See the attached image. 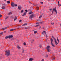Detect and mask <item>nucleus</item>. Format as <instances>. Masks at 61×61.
I'll list each match as a JSON object with an SVG mask.
<instances>
[{
	"label": "nucleus",
	"mask_w": 61,
	"mask_h": 61,
	"mask_svg": "<svg viewBox=\"0 0 61 61\" xmlns=\"http://www.w3.org/2000/svg\"><path fill=\"white\" fill-rule=\"evenodd\" d=\"M17 19V18H16V17H15V18H14V21H15V20H16Z\"/></svg>",
	"instance_id": "412c9836"
},
{
	"label": "nucleus",
	"mask_w": 61,
	"mask_h": 61,
	"mask_svg": "<svg viewBox=\"0 0 61 61\" xmlns=\"http://www.w3.org/2000/svg\"><path fill=\"white\" fill-rule=\"evenodd\" d=\"M25 11L26 12H26L27 13V12H28V11H27V10H25Z\"/></svg>",
	"instance_id": "c756f323"
},
{
	"label": "nucleus",
	"mask_w": 61,
	"mask_h": 61,
	"mask_svg": "<svg viewBox=\"0 0 61 61\" xmlns=\"http://www.w3.org/2000/svg\"><path fill=\"white\" fill-rule=\"evenodd\" d=\"M36 33H37V31H34V34H36Z\"/></svg>",
	"instance_id": "cd10ccee"
},
{
	"label": "nucleus",
	"mask_w": 61,
	"mask_h": 61,
	"mask_svg": "<svg viewBox=\"0 0 61 61\" xmlns=\"http://www.w3.org/2000/svg\"><path fill=\"white\" fill-rule=\"evenodd\" d=\"M11 6L12 7H14L15 6V4L13 2H11Z\"/></svg>",
	"instance_id": "f03ea898"
},
{
	"label": "nucleus",
	"mask_w": 61,
	"mask_h": 61,
	"mask_svg": "<svg viewBox=\"0 0 61 61\" xmlns=\"http://www.w3.org/2000/svg\"><path fill=\"white\" fill-rule=\"evenodd\" d=\"M57 40L58 41V42H59V40H58V38H57Z\"/></svg>",
	"instance_id": "7c9ffc66"
},
{
	"label": "nucleus",
	"mask_w": 61,
	"mask_h": 61,
	"mask_svg": "<svg viewBox=\"0 0 61 61\" xmlns=\"http://www.w3.org/2000/svg\"><path fill=\"white\" fill-rule=\"evenodd\" d=\"M7 0H5V1H6Z\"/></svg>",
	"instance_id": "052dcab7"
},
{
	"label": "nucleus",
	"mask_w": 61,
	"mask_h": 61,
	"mask_svg": "<svg viewBox=\"0 0 61 61\" xmlns=\"http://www.w3.org/2000/svg\"><path fill=\"white\" fill-rule=\"evenodd\" d=\"M51 45L52 46L54 47H55V45H54L52 43H51Z\"/></svg>",
	"instance_id": "aec40b11"
},
{
	"label": "nucleus",
	"mask_w": 61,
	"mask_h": 61,
	"mask_svg": "<svg viewBox=\"0 0 61 61\" xmlns=\"http://www.w3.org/2000/svg\"><path fill=\"white\" fill-rule=\"evenodd\" d=\"M34 59L32 58H30L29 59V61H32V60H33Z\"/></svg>",
	"instance_id": "9d476101"
},
{
	"label": "nucleus",
	"mask_w": 61,
	"mask_h": 61,
	"mask_svg": "<svg viewBox=\"0 0 61 61\" xmlns=\"http://www.w3.org/2000/svg\"><path fill=\"white\" fill-rule=\"evenodd\" d=\"M52 38H54H54H54V37L53 36H52Z\"/></svg>",
	"instance_id": "5fc2aeb1"
},
{
	"label": "nucleus",
	"mask_w": 61,
	"mask_h": 61,
	"mask_svg": "<svg viewBox=\"0 0 61 61\" xmlns=\"http://www.w3.org/2000/svg\"><path fill=\"white\" fill-rule=\"evenodd\" d=\"M9 17V16H7V17L5 19H7V18H8Z\"/></svg>",
	"instance_id": "2f4dec72"
},
{
	"label": "nucleus",
	"mask_w": 61,
	"mask_h": 61,
	"mask_svg": "<svg viewBox=\"0 0 61 61\" xmlns=\"http://www.w3.org/2000/svg\"><path fill=\"white\" fill-rule=\"evenodd\" d=\"M51 58H52V59H53V60H54L55 59V56H52L51 57Z\"/></svg>",
	"instance_id": "20e7f679"
},
{
	"label": "nucleus",
	"mask_w": 61,
	"mask_h": 61,
	"mask_svg": "<svg viewBox=\"0 0 61 61\" xmlns=\"http://www.w3.org/2000/svg\"><path fill=\"white\" fill-rule=\"evenodd\" d=\"M47 51L48 52H50V50L49 49L47 50Z\"/></svg>",
	"instance_id": "4be33fe9"
},
{
	"label": "nucleus",
	"mask_w": 61,
	"mask_h": 61,
	"mask_svg": "<svg viewBox=\"0 0 61 61\" xmlns=\"http://www.w3.org/2000/svg\"><path fill=\"white\" fill-rule=\"evenodd\" d=\"M19 22H22V20H20L19 21Z\"/></svg>",
	"instance_id": "49530a36"
},
{
	"label": "nucleus",
	"mask_w": 61,
	"mask_h": 61,
	"mask_svg": "<svg viewBox=\"0 0 61 61\" xmlns=\"http://www.w3.org/2000/svg\"><path fill=\"white\" fill-rule=\"evenodd\" d=\"M3 34V32H1L0 33V35H2Z\"/></svg>",
	"instance_id": "c85d7f7f"
},
{
	"label": "nucleus",
	"mask_w": 61,
	"mask_h": 61,
	"mask_svg": "<svg viewBox=\"0 0 61 61\" xmlns=\"http://www.w3.org/2000/svg\"><path fill=\"white\" fill-rule=\"evenodd\" d=\"M40 23V22H36V24H39Z\"/></svg>",
	"instance_id": "a19ab883"
},
{
	"label": "nucleus",
	"mask_w": 61,
	"mask_h": 61,
	"mask_svg": "<svg viewBox=\"0 0 61 61\" xmlns=\"http://www.w3.org/2000/svg\"><path fill=\"white\" fill-rule=\"evenodd\" d=\"M23 44H24V45H26V43L25 42Z\"/></svg>",
	"instance_id": "ea45409f"
},
{
	"label": "nucleus",
	"mask_w": 61,
	"mask_h": 61,
	"mask_svg": "<svg viewBox=\"0 0 61 61\" xmlns=\"http://www.w3.org/2000/svg\"><path fill=\"white\" fill-rule=\"evenodd\" d=\"M54 39L55 42V43L56 44V45L57 44H58V43L57 42H56V39H55V38H54Z\"/></svg>",
	"instance_id": "1a4fd4ad"
},
{
	"label": "nucleus",
	"mask_w": 61,
	"mask_h": 61,
	"mask_svg": "<svg viewBox=\"0 0 61 61\" xmlns=\"http://www.w3.org/2000/svg\"><path fill=\"white\" fill-rule=\"evenodd\" d=\"M8 36L9 37V38H12L13 37L12 35H9Z\"/></svg>",
	"instance_id": "6e6552de"
},
{
	"label": "nucleus",
	"mask_w": 61,
	"mask_h": 61,
	"mask_svg": "<svg viewBox=\"0 0 61 61\" xmlns=\"http://www.w3.org/2000/svg\"><path fill=\"white\" fill-rule=\"evenodd\" d=\"M44 61V59H43L41 60V61Z\"/></svg>",
	"instance_id": "37998d69"
},
{
	"label": "nucleus",
	"mask_w": 61,
	"mask_h": 61,
	"mask_svg": "<svg viewBox=\"0 0 61 61\" xmlns=\"http://www.w3.org/2000/svg\"><path fill=\"white\" fill-rule=\"evenodd\" d=\"M5 5H6L5 4V3H4V4H3L2 5H4V6H5Z\"/></svg>",
	"instance_id": "72a5a7b5"
},
{
	"label": "nucleus",
	"mask_w": 61,
	"mask_h": 61,
	"mask_svg": "<svg viewBox=\"0 0 61 61\" xmlns=\"http://www.w3.org/2000/svg\"><path fill=\"white\" fill-rule=\"evenodd\" d=\"M47 40L46 41V42H47Z\"/></svg>",
	"instance_id": "4d7b16f0"
},
{
	"label": "nucleus",
	"mask_w": 61,
	"mask_h": 61,
	"mask_svg": "<svg viewBox=\"0 0 61 61\" xmlns=\"http://www.w3.org/2000/svg\"><path fill=\"white\" fill-rule=\"evenodd\" d=\"M42 15H41L40 16V17H39V18H41L42 17Z\"/></svg>",
	"instance_id": "58836bf2"
},
{
	"label": "nucleus",
	"mask_w": 61,
	"mask_h": 61,
	"mask_svg": "<svg viewBox=\"0 0 61 61\" xmlns=\"http://www.w3.org/2000/svg\"><path fill=\"white\" fill-rule=\"evenodd\" d=\"M5 53H6V54H5V55H6V56H9V55H10V54L9 51H6Z\"/></svg>",
	"instance_id": "f257e3e1"
},
{
	"label": "nucleus",
	"mask_w": 61,
	"mask_h": 61,
	"mask_svg": "<svg viewBox=\"0 0 61 61\" xmlns=\"http://www.w3.org/2000/svg\"><path fill=\"white\" fill-rule=\"evenodd\" d=\"M21 12L22 13H23V12H24V10H21Z\"/></svg>",
	"instance_id": "473e14b6"
},
{
	"label": "nucleus",
	"mask_w": 61,
	"mask_h": 61,
	"mask_svg": "<svg viewBox=\"0 0 61 61\" xmlns=\"http://www.w3.org/2000/svg\"><path fill=\"white\" fill-rule=\"evenodd\" d=\"M10 2L9 1H8L7 2V4H10Z\"/></svg>",
	"instance_id": "393cba45"
},
{
	"label": "nucleus",
	"mask_w": 61,
	"mask_h": 61,
	"mask_svg": "<svg viewBox=\"0 0 61 61\" xmlns=\"http://www.w3.org/2000/svg\"><path fill=\"white\" fill-rule=\"evenodd\" d=\"M27 25V23H25L23 24L22 25V26H25V25Z\"/></svg>",
	"instance_id": "a211bd4d"
},
{
	"label": "nucleus",
	"mask_w": 61,
	"mask_h": 61,
	"mask_svg": "<svg viewBox=\"0 0 61 61\" xmlns=\"http://www.w3.org/2000/svg\"><path fill=\"white\" fill-rule=\"evenodd\" d=\"M17 48L18 49H21V47L19 46H17Z\"/></svg>",
	"instance_id": "6ab92c4d"
},
{
	"label": "nucleus",
	"mask_w": 61,
	"mask_h": 61,
	"mask_svg": "<svg viewBox=\"0 0 61 61\" xmlns=\"http://www.w3.org/2000/svg\"><path fill=\"white\" fill-rule=\"evenodd\" d=\"M17 5L16 4V5H15V6H17Z\"/></svg>",
	"instance_id": "6e6d98bb"
},
{
	"label": "nucleus",
	"mask_w": 61,
	"mask_h": 61,
	"mask_svg": "<svg viewBox=\"0 0 61 61\" xmlns=\"http://www.w3.org/2000/svg\"><path fill=\"white\" fill-rule=\"evenodd\" d=\"M15 30V29H11V30H10V31H13V30Z\"/></svg>",
	"instance_id": "b1692460"
},
{
	"label": "nucleus",
	"mask_w": 61,
	"mask_h": 61,
	"mask_svg": "<svg viewBox=\"0 0 61 61\" xmlns=\"http://www.w3.org/2000/svg\"><path fill=\"white\" fill-rule=\"evenodd\" d=\"M60 25L61 26V24H60Z\"/></svg>",
	"instance_id": "bf43d9fd"
},
{
	"label": "nucleus",
	"mask_w": 61,
	"mask_h": 61,
	"mask_svg": "<svg viewBox=\"0 0 61 61\" xmlns=\"http://www.w3.org/2000/svg\"><path fill=\"white\" fill-rule=\"evenodd\" d=\"M46 34V32L45 31H43V32L42 33V34L44 35V34Z\"/></svg>",
	"instance_id": "0eeeda50"
},
{
	"label": "nucleus",
	"mask_w": 61,
	"mask_h": 61,
	"mask_svg": "<svg viewBox=\"0 0 61 61\" xmlns=\"http://www.w3.org/2000/svg\"><path fill=\"white\" fill-rule=\"evenodd\" d=\"M51 43H52L53 42V40L52 38H51Z\"/></svg>",
	"instance_id": "9b49d317"
},
{
	"label": "nucleus",
	"mask_w": 61,
	"mask_h": 61,
	"mask_svg": "<svg viewBox=\"0 0 61 61\" xmlns=\"http://www.w3.org/2000/svg\"><path fill=\"white\" fill-rule=\"evenodd\" d=\"M22 52H25V50H22Z\"/></svg>",
	"instance_id": "a18cd8bd"
},
{
	"label": "nucleus",
	"mask_w": 61,
	"mask_h": 61,
	"mask_svg": "<svg viewBox=\"0 0 61 61\" xmlns=\"http://www.w3.org/2000/svg\"><path fill=\"white\" fill-rule=\"evenodd\" d=\"M34 17V14L31 15L30 16V18H31Z\"/></svg>",
	"instance_id": "423d86ee"
},
{
	"label": "nucleus",
	"mask_w": 61,
	"mask_h": 61,
	"mask_svg": "<svg viewBox=\"0 0 61 61\" xmlns=\"http://www.w3.org/2000/svg\"><path fill=\"white\" fill-rule=\"evenodd\" d=\"M50 10L51 12H52V14H53V9H50Z\"/></svg>",
	"instance_id": "dca6fc26"
},
{
	"label": "nucleus",
	"mask_w": 61,
	"mask_h": 61,
	"mask_svg": "<svg viewBox=\"0 0 61 61\" xmlns=\"http://www.w3.org/2000/svg\"><path fill=\"white\" fill-rule=\"evenodd\" d=\"M9 38V37H8V36H6L5 37V38L6 39H7V38Z\"/></svg>",
	"instance_id": "5701e85b"
},
{
	"label": "nucleus",
	"mask_w": 61,
	"mask_h": 61,
	"mask_svg": "<svg viewBox=\"0 0 61 61\" xmlns=\"http://www.w3.org/2000/svg\"><path fill=\"white\" fill-rule=\"evenodd\" d=\"M4 33H6V31H4Z\"/></svg>",
	"instance_id": "13d9d810"
},
{
	"label": "nucleus",
	"mask_w": 61,
	"mask_h": 61,
	"mask_svg": "<svg viewBox=\"0 0 61 61\" xmlns=\"http://www.w3.org/2000/svg\"><path fill=\"white\" fill-rule=\"evenodd\" d=\"M58 5L59 6H61V4H58Z\"/></svg>",
	"instance_id": "f704fd0d"
},
{
	"label": "nucleus",
	"mask_w": 61,
	"mask_h": 61,
	"mask_svg": "<svg viewBox=\"0 0 61 61\" xmlns=\"http://www.w3.org/2000/svg\"><path fill=\"white\" fill-rule=\"evenodd\" d=\"M28 28H29L28 27H25V29H28Z\"/></svg>",
	"instance_id": "bb28decb"
},
{
	"label": "nucleus",
	"mask_w": 61,
	"mask_h": 61,
	"mask_svg": "<svg viewBox=\"0 0 61 61\" xmlns=\"http://www.w3.org/2000/svg\"><path fill=\"white\" fill-rule=\"evenodd\" d=\"M41 47H42V45H40V48H41Z\"/></svg>",
	"instance_id": "79ce46f5"
},
{
	"label": "nucleus",
	"mask_w": 61,
	"mask_h": 61,
	"mask_svg": "<svg viewBox=\"0 0 61 61\" xmlns=\"http://www.w3.org/2000/svg\"><path fill=\"white\" fill-rule=\"evenodd\" d=\"M27 13H26V12H24V14L22 15V16H25V15H26Z\"/></svg>",
	"instance_id": "ddd939ff"
},
{
	"label": "nucleus",
	"mask_w": 61,
	"mask_h": 61,
	"mask_svg": "<svg viewBox=\"0 0 61 61\" xmlns=\"http://www.w3.org/2000/svg\"><path fill=\"white\" fill-rule=\"evenodd\" d=\"M18 8L19 10H21L22 9V7L21 6L19 5L18 6Z\"/></svg>",
	"instance_id": "39448f33"
},
{
	"label": "nucleus",
	"mask_w": 61,
	"mask_h": 61,
	"mask_svg": "<svg viewBox=\"0 0 61 61\" xmlns=\"http://www.w3.org/2000/svg\"><path fill=\"white\" fill-rule=\"evenodd\" d=\"M53 12H54V11H55L56 14H57V11H56V8H55L53 9Z\"/></svg>",
	"instance_id": "7ed1b4c3"
},
{
	"label": "nucleus",
	"mask_w": 61,
	"mask_h": 61,
	"mask_svg": "<svg viewBox=\"0 0 61 61\" xmlns=\"http://www.w3.org/2000/svg\"><path fill=\"white\" fill-rule=\"evenodd\" d=\"M2 9H5V7L4 6H3L2 7Z\"/></svg>",
	"instance_id": "f3484780"
},
{
	"label": "nucleus",
	"mask_w": 61,
	"mask_h": 61,
	"mask_svg": "<svg viewBox=\"0 0 61 61\" xmlns=\"http://www.w3.org/2000/svg\"><path fill=\"white\" fill-rule=\"evenodd\" d=\"M50 48V46H48L47 47V50H48L49 49V48Z\"/></svg>",
	"instance_id": "f8f14e48"
},
{
	"label": "nucleus",
	"mask_w": 61,
	"mask_h": 61,
	"mask_svg": "<svg viewBox=\"0 0 61 61\" xmlns=\"http://www.w3.org/2000/svg\"><path fill=\"white\" fill-rule=\"evenodd\" d=\"M37 9H38V10H39V8H38V7L37 8Z\"/></svg>",
	"instance_id": "864d4df0"
},
{
	"label": "nucleus",
	"mask_w": 61,
	"mask_h": 61,
	"mask_svg": "<svg viewBox=\"0 0 61 61\" xmlns=\"http://www.w3.org/2000/svg\"><path fill=\"white\" fill-rule=\"evenodd\" d=\"M48 0V1H49V0Z\"/></svg>",
	"instance_id": "e2e57ef3"
},
{
	"label": "nucleus",
	"mask_w": 61,
	"mask_h": 61,
	"mask_svg": "<svg viewBox=\"0 0 61 61\" xmlns=\"http://www.w3.org/2000/svg\"><path fill=\"white\" fill-rule=\"evenodd\" d=\"M46 38L47 39H48V38H47V35H46Z\"/></svg>",
	"instance_id": "4c0bfd02"
},
{
	"label": "nucleus",
	"mask_w": 61,
	"mask_h": 61,
	"mask_svg": "<svg viewBox=\"0 0 61 61\" xmlns=\"http://www.w3.org/2000/svg\"><path fill=\"white\" fill-rule=\"evenodd\" d=\"M11 17L12 19H13V16H11Z\"/></svg>",
	"instance_id": "de8ad7c7"
},
{
	"label": "nucleus",
	"mask_w": 61,
	"mask_h": 61,
	"mask_svg": "<svg viewBox=\"0 0 61 61\" xmlns=\"http://www.w3.org/2000/svg\"><path fill=\"white\" fill-rule=\"evenodd\" d=\"M11 14H12V12H10L8 14L9 15H11Z\"/></svg>",
	"instance_id": "a878e982"
},
{
	"label": "nucleus",
	"mask_w": 61,
	"mask_h": 61,
	"mask_svg": "<svg viewBox=\"0 0 61 61\" xmlns=\"http://www.w3.org/2000/svg\"><path fill=\"white\" fill-rule=\"evenodd\" d=\"M46 57H48V55H46Z\"/></svg>",
	"instance_id": "e433bc0d"
},
{
	"label": "nucleus",
	"mask_w": 61,
	"mask_h": 61,
	"mask_svg": "<svg viewBox=\"0 0 61 61\" xmlns=\"http://www.w3.org/2000/svg\"><path fill=\"white\" fill-rule=\"evenodd\" d=\"M33 14V12H32V11H30L28 13L29 14Z\"/></svg>",
	"instance_id": "2eb2a0df"
},
{
	"label": "nucleus",
	"mask_w": 61,
	"mask_h": 61,
	"mask_svg": "<svg viewBox=\"0 0 61 61\" xmlns=\"http://www.w3.org/2000/svg\"><path fill=\"white\" fill-rule=\"evenodd\" d=\"M7 27H5L4 28H3L2 30H5V29H7Z\"/></svg>",
	"instance_id": "4468645a"
},
{
	"label": "nucleus",
	"mask_w": 61,
	"mask_h": 61,
	"mask_svg": "<svg viewBox=\"0 0 61 61\" xmlns=\"http://www.w3.org/2000/svg\"><path fill=\"white\" fill-rule=\"evenodd\" d=\"M40 24H43V22H40Z\"/></svg>",
	"instance_id": "3c124183"
},
{
	"label": "nucleus",
	"mask_w": 61,
	"mask_h": 61,
	"mask_svg": "<svg viewBox=\"0 0 61 61\" xmlns=\"http://www.w3.org/2000/svg\"><path fill=\"white\" fill-rule=\"evenodd\" d=\"M54 23H51V25H53V24H54Z\"/></svg>",
	"instance_id": "603ef678"
},
{
	"label": "nucleus",
	"mask_w": 61,
	"mask_h": 61,
	"mask_svg": "<svg viewBox=\"0 0 61 61\" xmlns=\"http://www.w3.org/2000/svg\"><path fill=\"white\" fill-rule=\"evenodd\" d=\"M39 25H36V27H37L38 26H39Z\"/></svg>",
	"instance_id": "c9c22d12"
},
{
	"label": "nucleus",
	"mask_w": 61,
	"mask_h": 61,
	"mask_svg": "<svg viewBox=\"0 0 61 61\" xmlns=\"http://www.w3.org/2000/svg\"><path fill=\"white\" fill-rule=\"evenodd\" d=\"M58 4H59V1H58Z\"/></svg>",
	"instance_id": "8fccbe9b"
},
{
	"label": "nucleus",
	"mask_w": 61,
	"mask_h": 61,
	"mask_svg": "<svg viewBox=\"0 0 61 61\" xmlns=\"http://www.w3.org/2000/svg\"><path fill=\"white\" fill-rule=\"evenodd\" d=\"M41 4H44V3H43L42 2H41Z\"/></svg>",
	"instance_id": "c03bdc74"
},
{
	"label": "nucleus",
	"mask_w": 61,
	"mask_h": 61,
	"mask_svg": "<svg viewBox=\"0 0 61 61\" xmlns=\"http://www.w3.org/2000/svg\"><path fill=\"white\" fill-rule=\"evenodd\" d=\"M32 40V41H33V40Z\"/></svg>",
	"instance_id": "680f3d73"
},
{
	"label": "nucleus",
	"mask_w": 61,
	"mask_h": 61,
	"mask_svg": "<svg viewBox=\"0 0 61 61\" xmlns=\"http://www.w3.org/2000/svg\"><path fill=\"white\" fill-rule=\"evenodd\" d=\"M2 17V15H0V17Z\"/></svg>",
	"instance_id": "09e8293b"
}]
</instances>
